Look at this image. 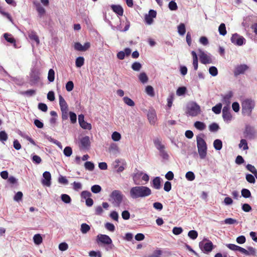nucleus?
Listing matches in <instances>:
<instances>
[{"label":"nucleus","mask_w":257,"mask_h":257,"mask_svg":"<svg viewBox=\"0 0 257 257\" xmlns=\"http://www.w3.org/2000/svg\"><path fill=\"white\" fill-rule=\"evenodd\" d=\"M188 235L192 239H195L198 236V233L196 230H192L189 231Z\"/></svg>","instance_id":"obj_43"},{"label":"nucleus","mask_w":257,"mask_h":257,"mask_svg":"<svg viewBox=\"0 0 257 257\" xmlns=\"http://www.w3.org/2000/svg\"><path fill=\"white\" fill-rule=\"evenodd\" d=\"M244 134L245 137H248L249 138H252L254 136L255 131L251 126L247 125L245 127Z\"/></svg>","instance_id":"obj_18"},{"label":"nucleus","mask_w":257,"mask_h":257,"mask_svg":"<svg viewBox=\"0 0 257 257\" xmlns=\"http://www.w3.org/2000/svg\"><path fill=\"white\" fill-rule=\"evenodd\" d=\"M154 144L155 146L159 150V151H163V150H165V147L164 145H163L161 143V140L159 139H157L154 141Z\"/></svg>","instance_id":"obj_23"},{"label":"nucleus","mask_w":257,"mask_h":257,"mask_svg":"<svg viewBox=\"0 0 257 257\" xmlns=\"http://www.w3.org/2000/svg\"><path fill=\"white\" fill-rule=\"evenodd\" d=\"M185 177L189 181H193L195 179V176L193 172L189 171L186 173Z\"/></svg>","instance_id":"obj_47"},{"label":"nucleus","mask_w":257,"mask_h":257,"mask_svg":"<svg viewBox=\"0 0 257 257\" xmlns=\"http://www.w3.org/2000/svg\"><path fill=\"white\" fill-rule=\"evenodd\" d=\"M74 88V84L72 81H68L66 84V89L68 91H71Z\"/></svg>","instance_id":"obj_61"},{"label":"nucleus","mask_w":257,"mask_h":257,"mask_svg":"<svg viewBox=\"0 0 257 257\" xmlns=\"http://www.w3.org/2000/svg\"><path fill=\"white\" fill-rule=\"evenodd\" d=\"M198 152L201 159H204L207 155V145L204 140L200 136L196 138Z\"/></svg>","instance_id":"obj_3"},{"label":"nucleus","mask_w":257,"mask_h":257,"mask_svg":"<svg viewBox=\"0 0 257 257\" xmlns=\"http://www.w3.org/2000/svg\"><path fill=\"white\" fill-rule=\"evenodd\" d=\"M84 63V59L83 57H78L75 61L76 66L78 68L82 67Z\"/></svg>","instance_id":"obj_29"},{"label":"nucleus","mask_w":257,"mask_h":257,"mask_svg":"<svg viewBox=\"0 0 257 257\" xmlns=\"http://www.w3.org/2000/svg\"><path fill=\"white\" fill-rule=\"evenodd\" d=\"M224 223L227 224H233L234 223H237V221L235 219H233L231 218H227L224 220Z\"/></svg>","instance_id":"obj_57"},{"label":"nucleus","mask_w":257,"mask_h":257,"mask_svg":"<svg viewBox=\"0 0 257 257\" xmlns=\"http://www.w3.org/2000/svg\"><path fill=\"white\" fill-rule=\"evenodd\" d=\"M34 242L36 244H40L43 241L42 236L40 234H36L33 237Z\"/></svg>","instance_id":"obj_30"},{"label":"nucleus","mask_w":257,"mask_h":257,"mask_svg":"<svg viewBox=\"0 0 257 257\" xmlns=\"http://www.w3.org/2000/svg\"><path fill=\"white\" fill-rule=\"evenodd\" d=\"M161 181L159 177L155 178L153 180V186L156 189H159L161 187Z\"/></svg>","instance_id":"obj_24"},{"label":"nucleus","mask_w":257,"mask_h":257,"mask_svg":"<svg viewBox=\"0 0 257 257\" xmlns=\"http://www.w3.org/2000/svg\"><path fill=\"white\" fill-rule=\"evenodd\" d=\"M111 9L118 16H122L123 14V9L120 5H112L111 6Z\"/></svg>","instance_id":"obj_17"},{"label":"nucleus","mask_w":257,"mask_h":257,"mask_svg":"<svg viewBox=\"0 0 257 257\" xmlns=\"http://www.w3.org/2000/svg\"><path fill=\"white\" fill-rule=\"evenodd\" d=\"M91 190L94 193H98L101 191V187L98 185H94L91 187Z\"/></svg>","instance_id":"obj_48"},{"label":"nucleus","mask_w":257,"mask_h":257,"mask_svg":"<svg viewBox=\"0 0 257 257\" xmlns=\"http://www.w3.org/2000/svg\"><path fill=\"white\" fill-rule=\"evenodd\" d=\"M241 195L245 198H249L251 197V193L250 191L247 189H242L241 190Z\"/></svg>","instance_id":"obj_39"},{"label":"nucleus","mask_w":257,"mask_h":257,"mask_svg":"<svg viewBox=\"0 0 257 257\" xmlns=\"http://www.w3.org/2000/svg\"><path fill=\"white\" fill-rule=\"evenodd\" d=\"M183 231V229L180 227H174L172 230L173 234L175 235H179Z\"/></svg>","instance_id":"obj_62"},{"label":"nucleus","mask_w":257,"mask_h":257,"mask_svg":"<svg viewBox=\"0 0 257 257\" xmlns=\"http://www.w3.org/2000/svg\"><path fill=\"white\" fill-rule=\"evenodd\" d=\"M43 179L42 180V184L43 185L50 187L51 184V175L49 172L45 171L43 174Z\"/></svg>","instance_id":"obj_10"},{"label":"nucleus","mask_w":257,"mask_h":257,"mask_svg":"<svg viewBox=\"0 0 257 257\" xmlns=\"http://www.w3.org/2000/svg\"><path fill=\"white\" fill-rule=\"evenodd\" d=\"M8 139V134L5 131H2L0 132V141L4 142L6 141Z\"/></svg>","instance_id":"obj_40"},{"label":"nucleus","mask_w":257,"mask_h":257,"mask_svg":"<svg viewBox=\"0 0 257 257\" xmlns=\"http://www.w3.org/2000/svg\"><path fill=\"white\" fill-rule=\"evenodd\" d=\"M59 105L61 110L68 109V106L64 98L61 95L59 96Z\"/></svg>","instance_id":"obj_19"},{"label":"nucleus","mask_w":257,"mask_h":257,"mask_svg":"<svg viewBox=\"0 0 257 257\" xmlns=\"http://www.w3.org/2000/svg\"><path fill=\"white\" fill-rule=\"evenodd\" d=\"M249 66L246 64H240L236 65L233 70V74L234 76L237 77V76L244 74L248 69Z\"/></svg>","instance_id":"obj_6"},{"label":"nucleus","mask_w":257,"mask_h":257,"mask_svg":"<svg viewBox=\"0 0 257 257\" xmlns=\"http://www.w3.org/2000/svg\"><path fill=\"white\" fill-rule=\"evenodd\" d=\"M230 40L233 44L238 46L242 45L245 41L242 36H240L236 33L232 35Z\"/></svg>","instance_id":"obj_9"},{"label":"nucleus","mask_w":257,"mask_h":257,"mask_svg":"<svg viewBox=\"0 0 257 257\" xmlns=\"http://www.w3.org/2000/svg\"><path fill=\"white\" fill-rule=\"evenodd\" d=\"M124 102L130 106H134L135 105V102L130 98L125 96L123 98Z\"/></svg>","instance_id":"obj_35"},{"label":"nucleus","mask_w":257,"mask_h":257,"mask_svg":"<svg viewBox=\"0 0 257 257\" xmlns=\"http://www.w3.org/2000/svg\"><path fill=\"white\" fill-rule=\"evenodd\" d=\"M85 169L89 171H93L94 169V165L91 162L87 161L84 164Z\"/></svg>","instance_id":"obj_38"},{"label":"nucleus","mask_w":257,"mask_h":257,"mask_svg":"<svg viewBox=\"0 0 257 257\" xmlns=\"http://www.w3.org/2000/svg\"><path fill=\"white\" fill-rule=\"evenodd\" d=\"M90 230V227L85 223H82L81 225L80 230L83 234L87 233Z\"/></svg>","instance_id":"obj_26"},{"label":"nucleus","mask_w":257,"mask_h":257,"mask_svg":"<svg viewBox=\"0 0 257 257\" xmlns=\"http://www.w3.org/2000/svg\"><path fill=\"white\" fill-rule=\"evenodd\" d=\"M199 246L201 250L205 253H208L213 249V244L209 240H203L199 242Z\"/></svg>","instance_id":"obj_4"},{"label":"nucleus","mask_w":257,"mask_h":257,"mask_svg":"<svg viewBox=\"0 0 257 257\" xmlns=\"http://www.w3.org/2000/svg\"><path fill=\"white\" fill-rule=\"evenodd\" d=\"M187 89L184 86L180 87L178 88L176 91L177 95L178 96H181L185 94Z\"/></svg>","instance_id":"obj_52"},{"label":"nucleus","mask_w":257,"mask_h":257,"mask_svg":"<svg viewBox=\"0 0 257 257\" xmlns=\"http://www.w3.org/2000/svg\"><path fill=\"white\" fill-rule=\"evenodd\" d=\"M151 190L148 187L140 186L132 187L130 190V196L133 199L144 198L151 194Z\"/></svg>","instance_id":"obj_1"},{"label":"nucleus","mask_w":257,"mask_h":257,"mask_svg":"<svg viewBox=\"0 0 257 257\" xmlns=\"http://www.w3.org/2000/svg\"><path fill=\"white\" fill-rule=\"evenodd\" d=\"M146 92L148 95H149L151 96H154L155 95L154 88L152 86H147L146 87Z\"/></svg>","instance_id":"obj_42"},{"label":"nucleus","mask_w":257,"mask_h":257,"mask_svg":"<svg viewBox=\"0 0 257 257\" xmlns=\"http://www.w3.org/2000/svg\"><path fill=\"white\" fill-rule=\"evenodd\" d=\"M255 106V102L251 99H245L241 102V112L243 115L250 116Z\"/></svg>","instance_id":"obj_2"},{"label":"nucleus","mask_w":257,"mask_h":257,"mask_svg":"<svg viewBox=\"0 0 257 257\" xmlns=\"http://www.w3.org/2000/svg\"><path fill=\"white\" fill-rule=\"evenodd\" d=\"M4 38L9 43L12 44H15L16 40L12 36L11 34H9L8 33L4 34Z\"/></svg>","instance_id":"obj_33"},{"label":"nucleus","mask_w":257,"mask_h":257,"mask_svg":"<svg viewBox=\"0 0 257 257\" xmlns=\"http://www.w3.org/2000/svg\"><path fill=\"white\" fill-rule=\"evenodd\" d=\"M105 227L109 231L113 232L115 230L114 225L109 222H107L105 224Z\"/></svg>","instance_id":"obj_55"},{"label":"nucleus","mask_w":257,"mask_h":257,"mask_svg":"<svg viewBox=\"0 0 257 257\" xmlns=\"http://www.w3.org/2000/svg\"><path fill=\"white\" fill-rule=\"evenodd\" d=\"M218 31L221 35L225 36L226 34L227 31L226 30V27L224 23H221L220 25L218 28Z\"/></svg>","instance_id":"obj_31"},{"label":"nucleus","mask_w":257,"mask_h":257,"mask_svg":"<svg viewBox=\"0 0 257 257\" xmlns=\"http://www.w3.org/2000/svg\"><path fill=\"white\" fill-rule=\"evenodd\" d=\"M81 196L82 198L86 200L87 198H90L91 194L88 191H83L81 193Z\"/></svg>","instance_id":"obj_56"},{"label":"nucleus","mask_w":257,"mask_h":257,"mask_svg":"<svg viewBox=\"0 0 257 257\" xmlns=\"http://www.w3.org/2000/svg\"><path fill=\"white\" fill-rule=\"evenodd\" d=\"M194 126L200 131L204 130L206 127V125L203 122L197 121L194 123Z\"/></svg>","instance_id":"obj_25"},{"label":"nucleus","mask_w":257,"mask_h":257,"mask_svg":"<svg viewBox=\"0 0 257 257\" xmlns=\"http://www.w3.org/2000/svg\"><path fill=\"white\" fill-rule=\"evenodd\" d=\"M90 144L89 138L88 136H85L82 138L80 141V147L82 149H86L89 147Z\"/></svg>","instance_id":"obj_15"},{"label":"nucleus","mask_w":257,"mask_h":257,"mask_svg":"<svg viewBox=\"0 0 257 257\" xmlns=\"http://www.w3.org/2000/svg\"><path fill=\"white\" fill-rule=\"evenodd\" d=\"M199 59L201 63L204 64L211 62L210 57L201 50H199Z\"/></svg>","instance_id":"obj_12"},{"label":"nucleus","mask_w":257,"mask_h":257,"mask_svg":"<svg viewBox=\"0 0 257 257\" xmlns=\"http://www.w3.org/2000/svg\"><path fill=\"white\" fill-rule=\"evenodd\" d=\"M226 246L228 248H229L230 249H231L232 250H234V251L237 250V251H240V252H241L242 253H243L244 254H248L247 250L246 249H245V248H242L239 246L235 245L234 244H231V243L227 244L226 245Z\"/></svg>","instance_id":"obj_13"},{"label":"nucleus","mask_w":257,"mask_h":257,"mask_svg":"<svg viewBox=\"0 0 257 257\" xmlns=\"http://www.w3.org/2000/svg\"><path fill=\"white\" fill-rule=\"evenodd\" d=\"M209 128L211 132H216L219 128V126L217 123L214 122L209 125Z\"/></svg>","instance_id":"obj_45"},{"label":"nucleus","mask_w":257,"mask_h":257,"mask_svg":"<svg viewBox=\"0 0 257 257\" xmlns=\"http://www.w3.org/2000/svg\"><path fill=\"white\" fill-rule=\"evenodd\" d=\"M132 68L136 71H139L142 68V64L138 62H135L132 65Z\"/></svg>","instance_id":"obj_37"},{"label":"nucleus","mask_w":257,"mask_h":257,"mask_svg":"<svg viewBox=\"0 0 257 257\" xmlns=\"http://www.w3.org/2000/svg\"><path fill=\"white\" fill-rule=\"evenodd\" d=\"M213 146L215 150H220L222 147L221 141L219 139L215 140L213 142Z\"/></svg>","instance_id":"obj_28"},{"label":"nucleus","mask_w":257,"mask_h":257,"mask_svg":"<svg viewBox=\"0 0 257 257\" xmlns=\"http://www.w3.org/2000/svg\"><path fill=\"white\" fill-rule=\"evenodd\" d=\"M74 49L79 51H85L90 47V43L86 42L84 45H82L79 42H76L74 44Z\"/></svg>","instance_id":"obj_11"},{"label":"nucleus","mask_w":257,"mask_h":257,"mask_svg":"<svg viewBox=\"0 0 257 257\" xmlns=\"http://www.w3.org/2000/svg\"><path fill=\"white\" fill-rule=\"evenodd\" d=\"M64 154L67 157H70L72 154V150L70 147H66L63 151Z\"/></svg>","instance_id":"obj_51"},{"label":"nucleus","mask_w":257,"mask_h":257,"mask_svg":"<svg viewBox=\"0 0 257 257\" xmlns=\"http://www.w3.org/2000/svg\"><path fill=\"white\" fill-rule=\"evenodd\" d=\"M61 197L62 200L66 203H69L71 201V199L70 197L67 194H62V195H61Z\"/></svg>","instance_id":"obj_49"},{"label":"nucleus","mask_w":257,"mask_h":257,"mask_svg":"<svg viewBox=\"0 0 257 257\" xmlns=\"http://www.w3.org/2000/svg\"><path fill=\"white\" fill-rule=\"evenodd\" d=\"M79 124L82 128L85 130H90L92 128L91 124L85 121L80 123Z\"/></svg>","instance_id":"obj_44"},{"label":"nucleus","mask_w":257,"mask_h":257,"mask_svg":"<svg viewBox=\"0 0 257 257\" xmlns=\"http://www.w3.org/2000/svg\"><path fill=\"white\" fill-rule=\"evenodd\" d=\"M168 7L171 11H176L178 9V6L175 1H171L169 3Z\"/></svg>","instance_id":"obj_41"},{"label":"nucleus","mask_w":257,"mask_h":257,"mask_svg":"<svg viewBox=\"0 0 257 257\" xmlns=\"http://www.w3.org/2000/svg\"><path fill=\"white\" fill-rule=\"evenodd\" d=\"M239 148L242 147L244 150H246L248 149L247 142L244 139H242L240 140V143L239 144Z\"/></svg>","instance_id":"obj_46"},{"label":"nucleus","mask_w":257,"mask_h":257,"mask_svg":"<svg viewBox=\"0 0 257 257\" xmlns=\"http://www.w3.org/2000/svg\"><path fill=\"white\" fill-rule=\"evenodd\" d=\"M222 117L224 120L230 121L232 118V115L229 110L228 106H224L222 109Z\"/></svg>","instance_id":"obj_14"},{"label":"nucleus","mask_w":257,"mask_h":257,"mask_svg":"<svg viewBox=\"0 0 257 257\" xmlns=\"http://www.w3.org/2000/svg\"><path fill=\"white\" fill-rule=\"evenodd\" d=\"M111 138L114 141H118L121 138V135L119 133L114 132L112 133Z\"/></svg>","instance_id":"obj_53"},{"label":"nucleus","mask_w":257,"mask_h":257,"mask_svg":"<svg viewBox=\"0 0 257 257\" xmlns=\"http://www.w3.org/2000/svg\"><path fill=\"white\" fill-rule=\"evenodd\" d=\"M191 54L193 57V65L195 70L198 69V57L196 52L194 51L191 52Z\"/></svg>","instance_id":"obj_22"},{"label":"nucleus","mask_w":257,"mask_h":257,"mask_svg":"<svg viewBox=\"0 0 257 257\" xmlns=\"http://www.w3.org/2000/svg\"><path fill=\"white\" fill-rule=\"evenodd\" d=\"M242 209L245 212H248L252 209L251 207L247 203H244L242 205Z\"/></svg>","instance_id":"obj_63"},{"label":"nucleus","mask_w":257,"mask_h":257,"mask_svg":"<svg viewBox=\"0 0 257 257\" xmlns=\"http://www.w3.org/2000/svg\"><path fill=\"white\" fill-rule=\"evenodd\" d=\"M209 73L213 76H215L218 74L217 69L214 66H211L209 69Z\"/></svg>","instance_id":"obj_54"},{"label":"nucleus","mask_w":257,"mask_h":257,"mask_svg":"<svg viewBox=\"0 0 257 257\" xmlns=\"http://www.w3.org/2000/svg\"><path fill=\"white\" fill-rule=\"evenodd\" d=\"M28 36L29 38L33 41H35L37 45L40 44V40L39 37L37 35L36 33L33 31H31L29 32Z\"/></svg>","instance_id":"obj_20"},{"label":"nucleus","mask_w":257,"mask_h":257,"mask_svg":"<svg viewBox=\"0 0 257 257\" xmlns=\"http://www.w3.org/2000/svg\"><path fill=\"white\" fill-rule=\"evenodd\" d=\"M139 78L140 81L143 83H147L148 81V77L145 72L141 73L139 76Z\"/></svg>","instance_id":"obj_32"},{"label":"nucleus","mask_w":257,"mask_h":257,"mask_svg":"<svg viewBox=\"0 0 257 257\" xmlns=\"http://www.w3.org/2000/svg\"><path fill=\"white\" fill-rule=\"evenodd\" d=\"M96 242L98 244L100 243L110 244L112 243V240L107 235L99 234L96 236Z\"/></svg>","instance_id":"obj_8"},{"label":"nucleus","mask_w":257,"mask_h":257,"mask_svg":"<svg viewBox=\"0 0 257 257\" xmlns=\"http://www.w3.org/2000/svg\"><path fill=\"white\" fill-rule=\"evenodd\" d=\"M148 118L151 124H155L157 120V115L155 110H152L148 113Z\"/></svg>","instance_id":"obj_16"},{"label":"nucleus","mask_w":257,"mask_h":257,"mask_svg":"<svg viewBox=\"0 0 257 257\" xmlns=\"http://www.w3.org/2000/svg\"><path fill=\"white\" fill-rule=\"evenodd\" d=\"M200 112V107L196 102H192L187 108V114L192 116H197Z\"/></svg>","instance_id":"obj_5"},{"label":"nucleus","mask_w":257,"mask_h":257,"mask_svg":"<svg viewBox=\"0 0 257 257\" xmlns=\"http://www.w3.org/2000/svg\"><path fill=\"white\" fill-rule=\"evenodd\" d=\"M110 197L114 200L116 206H119L122 200V195L121 192L116 190L113 191L110 194Z\"/></svg>","instance_id":"obj_7"},{"label":"nucleus","mask_w":257,"mask_h":257,"mask_svg":"<svg viewBox=\"0 0 257 257\" xmlns=\"http://www.w3.org/2000/svg\"><path fill=\"white\" fill-rule=\"evenodd\" d=\"M233 96V92L231 91H228L225 95L223 97V101L228 105L230 102V100Z\"/></svg>","instance_id":"obj_21"},{"label":"nucleus","mask_w":257,"mask_h":257,"mask_svg":"<svg viewBox=\"0 0 257 257\" xmlns=\"http://www.w3.org/2000/svg\"><path fill=\"white\" fill-rule=\"evenodd\" d=\"M178 32L181 36H183L185 34L186 28L184 23H181L178 26Z\"/></svg>","instance_id":"obj_27"},{"label":"nucleus","mask_w":257,"mask_h":257,"mask_svg":"<svg viewBox=\"0 0 257 257\" xmlns=\"http://www.w3.org/2000/svg\"><path fill=\"white\" fill-rule=\"evenodd\" d=\"M89 256L91 257H101V253L100 251H95L94 250L90 251L89 252Z\"/></svg>","instance_id":"obj_64"},{"label":"nucleus","mask_w":257,"mask_h":257,"mask_svg":"<svg viewBox=\"0 0 257 257\" xmlns=\"http://www.w3.org/2000/svg\"><path fill=\"white\" fill-rule=\"evenodd\" d=\"M23 196V193L21 191H19L15 195V196L14 197V200H15L17 202H19L22 200Z\"/></svg>","instance_id":"obj_58"},{"label":"nucleus","mask_w":257,"mask_h":257,"mask_svg":"<svg viewBox=\"0 0 257 257\" xmlns=\"http://www.w3.org/2000/svg\"><path fill=\"white\" fill-rule=\"evenodd\" d=\"M48 79L49 82H52L55 79V72L52 69H50L48 72Z\"/></svg>","instance_id":"obj_34"},{"label":"nucleus","mask_w":257,"mask_h":257,"mask_svg":"<svg viewBox=\"0 0 257 257\" xmlns=\"http://www.w3.org/2000/svg\"><path fill=\"white\" fill-rule=\"evenodd\" d=\"M221 108L222 104L218 103L215 106H213L212 108V110L215 114H219L221 112Z\"/></svg>","instance_id":"obj_36"},{"label":"nucleus","mask_w":257,"mask_h":257,"mask_svg":"<svg viewBox=\"0 0 257 257\" xmlns=\"http://www.w3.org/2000/svg\"><path fill=\"white\" fill-rule=\"evenodd\" d=\"M36 93V90L34 89H29L24 92H22L23 95H26L27 96H33Z\"/></svg>","instance_id":"obj_59"},{"label":"nucleus","mask_w":257,"mask_h":257,"mask_svg":"<svg viewBox=\"0 0 257 257\" xmlns=\"http://www.w3.org/2000/svg\"><path fill=\"white\" fill-rule=\"evenodd\" d=\"M246 179L247 181L250 183H254L255 181L254 177L250 174H248L246 175Z\"/></svg>","instance_id":"obj_60"},{"label":"nucleus","mask_w":257,"mask_h":257,"mask_svg":"<svg viewBox=\"0 0 257 257\" xmlns=\"http://www.w3.org/2000/svg\"><path fill=\"white\" fill-rule=\"evenodd\" d=\"M36 8L37 11L40 16H42L45 13V10L40 5V4H38L36 5Z\"/></svg>","instance_id":"obj_50"}]
</instances>
